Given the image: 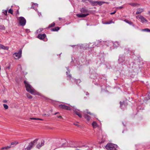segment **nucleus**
<instances>
[{
    "instance_id": "nucleus-1",
    "label": "nucleus",
    "mask_w": 150,
    "mask_h": 150,
    "mask_svg": "<svg viewBox=\"0 0 150 150\" xmlns=\"http://www.w3.org/2000/svg\"><path fill=\"white\" fill-rule=\"evenodd\" d=\"M24 83L25 84L26 88V91L30 93L31 94L35 95L36 94L40 95L32 87V86L29 84L26 81H24Z\"/></svg>"
},
{
    "instance_id": "nucleus-2",
    "label": "nucleus",
    "mask_w": 150,
    "mask_h": 150,
    "mask_svg": "<svg viewBox=\"0 0 150 150\" xmlns=\"http://www.w3.org/2000/svg\"><path fill=\"white\" fill-rule=\"evenodd\" d=\"M117 145L112 143H108L106 146L105 148L108 150H117Z\"/></svg>"
},
{
    "instance_id": "nucleus-3",
    "label": "nucleus",
    "mask_w": 150,
    "mask_h": 150,
    "mask_svg": "<svg viewBox=\"0 0 150 150\" xmlns=\"http://www.w3.org/2000/svg\"><path fill=\"white\" fill-rule=\"evenodd\" d=\"M22 52V49H20L18 53L15 52L13 54V56L15 59H18L20 58L21 56Z\"/></svg>"
},
{
    "instance_id": "nucleus-4",
    "label": "nucleus",
    "mask_w": 150,
    "mask_h": 150,
    "mask_svg": "<svg viewBox=\"0 0 150 150\" xmlns=\"http://www.w3.org/2000/svg\"><path fill=\"white\" fill-rule=\"evenodd\" d=\"M38 139H36L33 141L31 142L29 144L28 146L25 149L26 150H30L31 149L33 146L34 145L35 143L37 142Z\"/></svg>"
},
{
    "instance_id": "nucleus-5",
    "label": "nucleus",
    "mask_w": 150,
    "mask_h": 150,
    "mask_svg": "<svg viewBox=\"0 0 150 150\" xmlns=\"http://www.w3.org/2000/svg\"><path fill=\"white\" fill-rule=\"evenodd\" d=\"M20 25L22 26L25 25L26 24V20L22 17H20L18 19Z\"/></svg>"
},
{
    "instance_id": "nucleus-6",
    "label": "nucleus",
    "mask_w": 150,
    "mask_h": 150,
    "mask_svg": "<svg viewBox=\"0 0 150 150\" xmlns=\"http://www.w3.org/2000/svg\"><path fill=\"white\" fill-rule=\"evenodd\" d=\"M136 18L137 19L140 20L141 22L143 23L148 22L147 20L142 16H136Z\"/></svg>"
},
{
    "instance_id": "nucleus-7",
    "label": "nucleus",
    "mask_w": 150,
    "mask_h": 150,
    "mask_svg": "<svg viewBox=\"0 0 150 150\" xmlns=\"http://www.w3.org/2000/svg\"><path fill=\"white\" fill-rule=\"evenodd\" d=\"M59 107L60 108L62 109L66 110H72V108L70 107L67 106L64 104L59 105Z\"/></svg>"
},
{
    "instance_id": "nucleus-8",
    "label": "nucleus",
    "mask_w": 150,
    "mask_h": 150,
    "mask_svg": "<svg viewBox=\"0 0 150 150\" xmlns=\"http://www.w3.org/2000/svg\"><path fill=\"white\" fill-rule=\"evenodd\" d=\"M81 13L84 14H89L88 10L86 7H83L81 8L80 10Z\"/></svg>"
},
{
    "instance_id": "nucleus-9",
    "label": "nucleus",
    "mask_w": 150,
    "mask_h": 150,
    "mask_svg": "<svg viewBox=\"0 0 150 150\" xmlns=\"http://www.w3.org/2000/svg\"><path fill=\"white\" fill-rule=\"evenodd\" d=\"M46 37V35L45 34H39L38 35V38L40 40H43Z\"/></svg>"
},
{
    "instance_id": "nucleus-10",
    "label": "nucleus",
    "mask_w": 150,
    "mask_h": 150,
    "mask_svg": "<svg viewBox=\"0 0 150 150\" xmlns=\"http://www.w3.org/2000/svg\"><path fill=\"white\" fill-rule=\"evenodd\" d=\"M120 107L122 109H124L127 106V105L124 102V101L123 102H120Z\"/></svg>"
},
{
    "instance_id": "nucleus-11",
    "label": "nucleus",
    "mask_w": 150,
    "mask_h": 150,
    "mask_svg": "<svg viewBox=\"0 0 150 150\" xmlns=\"http://www.w3.org/2000/svg\"><path fill=\"white\" fill-rule=\"evenodd\" d=\"M73 110L75 112V113L80 118L82 117V115L81 113L79 112L76 111V109L74 108V107H73Z\"/></svg>"
},
{
    "instance_id": "nucleus-12",
    "label": "nucleus",
    "mask_w": 150,
    "mask_h": 150,
    "mask_svg": "<svg viewBox=\"0 0 150 150\" xmlns=\"http://www.w3.org/2000/svg\"><path fill=\"white\" fill-rule=\"evenodd\" d=\"M45 141L43 140H42L40 143H39L37 145V147L38 149H40L41 147L44 145Z\"/></svg>"
},
{
    "instance_id": "nucleus-13",
    "label": "nucleus",
    "mask_w": 150,
    "mask_h": 150,
    "mask_svg": "<svg viewBox=\"0 0 150 150\" xmlns=\"http://www.w3.org/2000/svg\"><path fill=\"white\" fill-rule=\"evenodd\" d=\"M89 14H77L76 16L79 18L85 17L88 16Z\"/></svg>"
},
{
    "instance_id": "nucleus-14",
    "label": "nucleus",
    "mask_w": 150,
    "mask_h": 150,
    "mask_svg": "<svg viewBox=\"0 0 150 150\" xmlns=\"http://www.w3.org/2000/svg\"><path fill=\"white\" fill-rule=\"evenodd\" d=\"M144 11V9L142 8H138L137 9L136 14H140Z\"/></svg>"
},
{
    "instance_id": "nucleus-15",
    "label": "nucleus",
    "mask_w": 150,
    "mask_h": 150,
    "mask_svg": "<svg viewBox=\"0 0 150 150\" xmlns=\"http://www.w3.org/2000/svg\"><path fill=\"white\" fill-rule=\"evenodd\" d=\"M89 2L91 3L92 5L93 6L97 5V1H93L91 0H89Z\"/></svg>"
},
{
    "instance_id": "nucleus-16",
    "label": "nucleus",
    "mask_w": 150,
    "mask_h": 150,
    "mask_svg": "<svg viewBox=\"0 0 150 150\" xmlns=\"http://www.w3.org/2000/svg\"><path fill=\"white\" fill-rule=\"evenodd\" d=\"M129 4L130 5L133 6H139L140 4L137 3H130Z\"/></svg>"
},
{
    "instance_id": "nucleus-17",
    "label": "nucleus",
    "mask_w": 150,
    "mask_h": 150,
    "mask_svg": "<svg viewBox=\"0 0 150 150\" xmlns=\"http://www.w3.org/2000/svg\"><path fill=\"white\" fill-rule=\"evenodd\" d=\"M124 21L125 22H126V23L129 24L130 25H132L133 26H134V25H133V23L131 21H128V20H127V19H125L124 20Z\"/></svg>"
},
{
    "instance_id": "nucleus-18",
    "label": "nucleus",
    "mask_w": 150,
    "mask_h": 150,
    "mask_svg": "<svg viewBox=\"0 0 150 150\" xmlns=\"http://www.w3.org/2000/svg\"><path fill=\"white\" fill-rule=\"evenodd\" d=\"M84 116L85 118L88 121L90 120V117L89 116L87 115V114H84Z\"/></svg>"
},
{
    "instance_id": "nucleus-19",
    "label": "nucleus",
    "mask_w": 150,
    "mask_h": 150,
    "mask_svg": "<svg viewBox=\"0 0 150 150\" xmlns=\"http://www.w3.org/2000/svg\"><path fill=\"white\" fill-rule=\"evenodd\" d=\"M97 5H99L100 6L102 5L103 4L105 3V2L100 1H97Z\"/></svg>"
},
{
    "instance_id": "nucleus-20",
    "label": "nucleus",
    "mask_w": 150,
    "mask_h": 150,
    "mask_svg": "<svg viewBox=\"0 0 150 150\" xmlns=\"http://www.w3.org/2000/svg\"><path fill=\"white\" fill-rule=\"evenodd\" d=\"M1 49L8 50L9 49V47L8 46H5L2 45V46Z\"/></svg>"
},
{
    "instance_id": "nucleus-21",
    "label": "nucleus",
    "mask_w": 150,
    "mask_h": 150,
    "mask_svg": "<svg viewBox=\"0 0 150 150\" xmlns=\"http://www.w3.org/2000/svg\"><path fill=\"white\" fill-rule=\"evenodd\" d=\"M59 28L58 27H55L54 28L51 29V30L52 31H55L58 30H59Z\"/></svg>"
},
{
    "instance_id": "nucleus-22",
    "label": "nucleus",
    "mask_w": 150,
    "mask_h": 150,
    "mask_svg": "<svg viewBox=\"0 0 150 150\" xmlns=\"http://www.w3.org/2000/svg\"><path fill=\"white\" fill-rule=\"evenodd\" d=\"M92 125L93 128H96L97 126V124L95 122H93Z\"/></svg>"
},
{
    "instance_id": "nucleus-23",
    "label": "nucleus",
    "mask_w": 150,
    "mask_h": 150,
    "mask_svg": "<svg viewBox=\"0 0 150 150\" xmlns=\"http://www.w3.org/2000/svg\"><path fill=\"white\" fill-rule=\"evenodd\" d=\"M114 46L115 47H118L119 45L118 42H115L114 43H113Z\"/></svg>"
},
{
    "instance_id": "nucleus-24",
    "label": "nucleus",
    "mask_w": 150,
    "mask_h": 150,
    "mask_svg": "<svg viewBox=\"0 0 150 150\" xmlns=\"http://www.w3.org/2000/svg\"><path fill=\"white\" fill-rule=\"evenodd\" d=\"M55 23L53 22L49 25V28L53 27L55 26Z\"/></svg>"
},
{
    "instance_id": "nucleus-25",
    "label": "nucleus",
    "mask_w": 150,
    "mask_h": 150,
    "mask_svg": "<svg viewBox=\"0 0 150 150\" xmlns=\"http://www.w3.org/2000/svg\"><path fill=\"white\" fill-rule=\"evenodd\" d=\"M143 31L147 32H150V29L148 28H146L143 29Z\"/></svg>"
},
{
    "instance_id": "nucleus-26",
    "label": "nucleus",
    "mask_w": 150,
    "mask_h": 150,
    "mask_svg": "<svg viewBox=\"0 0 150 150\" xmlns=\"http://www.w3.org/2000/svg\"><path fill=\"white\" fill-rule=\"evenodd\" d=\"M26 96L28 98L30 99H31L32 98V96L30 94L28 93H27Z\"/></svg>"
},
{
    "instance_id": "nucleus-27",
    "label": "nucleus",
    "mask_w": 150,
    "mask_h": 150,
    "mask_svg": "<svg viewBox=\"0 0 150 150\" xmlns=\"http://www.w3.org/2000/svg\"><path fill=\"white\" fill-rule=\"evenodd\" d=\"M8 10H3V13L5 15H6L7 14Z\"/></svg>"
},
{
    "instance_id": "nucleus-28",
    "label": "nucleus",
    "mask_w": 150,
    "mask_h": 150,
    "mask_svg": "<svg viewBox=\"0 0 150 150\" xmlns=\"http://www.w3.org/2000/svg\"><path fill=\"white\" fill-rule=\"evenodd\" d=\"M18 143V142L17 141H14L12 142L11 144V145H16Z\"/></svg>"
},
{
    "instance_id": "nucleus-29",
    "label": "nucleus",
    "mask_w": 150,
    "mask_h": 150,
    "mask_svg": "<svg viewBox=\"0 0 150 150\" xmlns=\"http://www.w3.org/2000/svg\"><path fill=\"white\" fill-rule=\"evenodd\" d=\"M84 112L85 113H87L88 114H89L90 115H93V114L91 113L90 112L88 111V110H86L85 111H84Z\"/></svg>"
},
{
    "instance_id": "nucleus-30",
    "label": "nucleus",
    "mask_w": 150,
    "mask_h": 150,
    "mask_svg": "<svg viewBox=\"0 0 150 150\" xmlns=\"http://www.w3.org/2000/svg\"><path fill=\"white\" fill-rule=\"evenodd\" d=\"M3 106H4V108L5 109H8V106L7 105H6V104H3Z\"/></svg>"
},
{
    "instance_id": "nucleus-31",
    "label": "nucleus",
    "mask_w": 150,
    "mask_h": 150,
    "mask_svg": "<svg viewBox=\"0 0 150 150\" xmlns=\"http://www.w3.org/2000/svg\"><path fill=\"white\" fill-rule=\"evenodd\" d=\"M42 30H43V29L42 28H40L38 30H37V32L38 33L41 32Z\"/></svg>"
},
{
    "instance_id": "nucleus-32",
    "label": "nucleus",
    "mask_w": 150,
    "mask_h": 150,
    "mask_svg": "<svg viewBox=\"0 0 150 150\" xmlns=\"http://www.w3.org/2000/svg\"><path fill=\"white\" fill-rule=\"evenodd\" d=\"M124 61V60L122 58H121V57L119 58V62H120V63H121V62H123Z\"/></svg>"
},
{
    "instance_id": "nucleus-33",
    "label": "nucleus",
    "mask_w": 150,
    "mask_h": 150,
    "mask_svg": "<svg viewBox=\"0 0 150 150\" xmlns=\"http://www.w3.org/2000/svg\"><path fill=\"white\" fill-rule=\"evenodd\" d=\"M113 23V22H112V21H110L109 22H106V23H104V24H110V23Z\"/></svg>"
},
{
    "instance_id": "nucleus-34",
    "label": "nucleus",
    "mask_w": 150,
    "mask_h": 150,
    "mask_svg": "<svg viewBox=\"0 0 150 150\" xmlns=\"http://www.w3.org/2000/svg\"><path fill=\"white\" fill-rule=\"evenodd\" d=\"M8 13H10L11 14H13V11L11 9L9 10L8 11Z\"/></svg>"
},
{
    "instance_id": "nucleus-35",
    "label": "nucleus",
    "mask_w": 150,
    "mask_h": 150,
    "mask_svg": "<svg viewBox=\"0 0 150 150\" xmlns=\"http://www.w3.org/2000/svg\"><path fill=\"white\" fill-rule=\"evenodd\" d=\"M0 29L2 30H4V27L3 25H0Z\"/></svg>"
},
{
    "instance_id": "nucleus-36",
    "label": "nucleus",
    "mask_w": 150,
    "mask_h": 150,
    "mask_svg": "<svg viewBox=\"0 0 150 150\" xmlns=\"http://www.w3.org/2000/svg\"><path fill=\"white\" fill-rule=\"evenodd\" d=\"M66 143H63L61 145V146L60 147H65L66 146Z\"/></svg>"
},
{
    "instance_id": "nucleus-37",
    "label": "nucleus",
    "mask_w": 150,
    "mask_h": 150,
    "mask_svg": "<svg viewBox=\"0 0 150 150\" xmlns=\"http://www.w3.org/2000/svg\"><path fill=\"white\" fill-rule=\"evenodd\" d=\"M30 119L31 120H38V118H35V117H31V118H30Z\"/></svg>"
},
{
    "instance_id": "nucleus-38",
    "label": "nucleus",
    "mask_w": 150,
    "mask_h": 150,
    "mask_svg": "<svg viewBox=\"0 0 150 150\" xmlns=\"http://www.w3.org/2000/svg\"><path fill=\"white\" fill-rule=\"evenodd\" d=\"M34 6H34V4H33L32 5V7H31V8L34 9L35 10H37V9L36 8H34Z\"/></svg>"
},
{
    "instance_id": "nucleus-39",
    "label": "nucleus",
    "mask_w": 150,
    "mask_h": 150,
    "mask_svg": "<svg viewBox=\"0 0 150 150\" xmlns=\"http://www.w3.org/2000/svg\"><path fill=\"white\" fill-rule=\"evenodd\" d=\"M11 147V146H6V147H3L2 148L3 149H7L8 148H10Z\"/></svg>"
},
{
    "instance_id": "nucleus-40",
    "label": "nucleus",
    "mask_w": 150,
    "mask_h": 150,
    "mask_svg": "<svg viewBox=\"0 0 150 150\" xmlns=\"http://www.w3.org/2000/svg\"><path fill=\"white\" fill-rule=\"evenodd\" d=\"M42 115L43 116H49V115H48V114H43Z\"/></svg>"
},
{
    "instance_id": "nucleus-41",
    "label": "nucleus",
    "mask_w": 150,
    "mask_h": 150,
    "mask_svg": "<svg viewBox=\"0 0 150 150\" xmlns=\"http://www.w3.org/2000/svg\"><path fill=\"white\" fill-rule=\"evenodd\" d=\"M57 117L60 119H62V117L61 116H57Z\"/></svg>"
},
{
    "instance_id": "nucleus-42",
    "label": "nucleus",
    "mask_w": 150,
    "mask_h": 150,
    "mask_svg": "<svg viewBox=\"0 0 150 150\" xmlns=\"http://www.w3.org/2000/svg\"><path fill=\"white\" fill-rule=\"evenodd\" d=\"M116 11H115L113 12H111L110 13V14L111 15H112V14H115V13H116Z\"/></svg>"
},
{
    "instance_id": "nucleus-43",
    "label": "nucleus",
    "mask_w": 150,
    "mask_h": 150,
    "mask_svg": "<svg viewBox=\"0 0 150 150\" xmlns=\"http://www.w3.org/2000/svg\"><path fill=\"white\" fill-rule=\"evenodd\" d=\"M34 5L35 6L38 7V4H34Z\"/></svg>"
},
{
    "instance_id": "nucleus-44",
    "label": "nucleus",
    "mask_w": 150,
    "mask_h": 150,
    "mask_svg": "<svg viewBox=\"0 0 150 150\" xmlns=\"http://www.w3.org/2000/svg\"><path fill=\"white\" fill-rule=\"evenodd\" d=\"M123 8V6H119V7H117V8L119 9H121Z\"/></svg>"
},
{
    "instance_id": "nucleus-45",
    "label": "nucleus",
    "mask_w": 150,
    "mask_h": 150,
    "mask_svg": "<svg viewBox=\"0 0 150 150\" xmlns=\"http://www.w3.org/2000/svg\"><path fill=\"white\" fill-rule=\"evenodd\" d=\"M74 125H75L76 126H78V127H79L80 126L78 125L77 124V123H74Z\"/></svg>"
},
{
    "instance_id": "nucleus-46",
    "label": "nucleus",
    "mask_w": 150,
    "mask_h": 150,
    "mask_svg": "<svg viewBox=\"0 0 150 150\" xmlns=\"http://www.w3.org/2000/svg\"><path fill=\"white\" fill-rule=\"evenodd\" d=\"M38 15L39 16H41V13L38 12Z\"/></svg>"
},
{
    "instance_id": "nucleus-47",
    "label": "nucleus",
    "mask_w": 150,
    "mask_h": 150,
    "mask_svg": "<svg viewBox=\"0 0 150 150\" xmlns=\"http://www.w3.org/2000/svg\"><path fill=\"white\" fill-rule=\"evenodd\" d=\"M18 68H19L21 69V65H18Z\"/></svg>"
},
{
    "instance_id": "nucleus-48",
    "label": "nucleus",
    "mask_w": 150,
    "mask_h": 150,
    "mask_svg": "<svg viewBox=\"0 0 150 150\" xmlns=\"http://www.w3.org/2000/svg\"><path fill=\"white\" fill-rule=\"evenodd\" d=\"M148 99H150V96L149 95H148Z\"/></svg>"
},
{
    "instance_id": "nucleus-49",
    "label": "nucleus",
    "mask_w": 150,
    "mask_h": 150,
    "mask_svg": "<svg viewBox=\"0 0 150 150\" xmlns=\"http://www.w3.org/2000/svg\"><path fill=\"white\" fill-rule=\"evenodd\" d=\"M38 120H43V119L41 118H38Z\"/></svg>"
},
{
    "instance_id": "nucleus-50",
    "label": "nucleus",
    "mask_w": 150,
    "mask_h": 150,
    "mask_svg": "<svg viewBox=\"0 0 150 150\" xmlns=\"http://www.w3.org/2000/svg\"><path fill=\"white\" fill-rule=\"evenodd\" d=\"M69 71H67L66 72V74H67V76H68V74H69Z\"/></svg>"
},
{
    "instance_id": "nucleus-51",
    "label": "nucleus",
    "mask_w": 150,
    "mask_h": 150,
    "mask_svg": "<svg viewBox=\"0 0 150 150\" xmlns=\"http://www.w3.org/2000/svg\"><path fill=\"white\" fill-rule=\"evenodd\" d=\"M26 32H29V30H28V29H26Z\"/></svg>"
},
{
    "instance_id": "nucleus-52",
    "label": "nucleus",
    "mask_w": 150,
    "mask_h": 150,
    "mask_svg": "<svg viewBox=\"0 0 150 150\" xmlns=\"http://www.w3.org/2000/svg\"><path fill=\"white\" fill-rule=\"evenodd\" d=\"M2 45L0 44V49H1Z\"/></svg>"
},
{
    "instance_id": "nucleus-53",
    "label": "nucleus",
    "mask_w": 150,
    "mask_h": 150,
    "mask_svg": "<svg viewBox=\"0 0 150 150\" xmlns=\"http://www.w3.org/2000/svg\"><path fill=\"white\" fill-rule=\"evenodd\" d=\"M59 114V112H57L55 113L54 114V115H57V114Z\"/></svg>"
},
{
    "instance_id": "nucleus-54",
    "label": "nucleus",
    "mask_w": 150,
    "mask_h": 150,
    "mask_svg": "<svg viewBox=\"0 0 150 150\" xmlns=\"http://www.w3.org/2000/svg\"><path fill=\"white\" fill-rule=\"evenodd\" d=\"M6 68L8 69H9L10 68V66H8L6 67Z\"/></svg>"
},
{
    "instance_id": "nucleus-55",
    "label": "nucleus",
    "mask_w": 150,
    "mask_h": 150,
    "mask_svg": "<svg viewBox=\"0 0 150 150\" xmlns=\"http://www.w3.org/2000/svg\"><path fill=\"white\" fill-rule=\"evenodd\" d=\"M68 76L69 77L71 78V75H69Z\"/></svg>"
},
{
    "instance_id": "nucleus-56",
    "label": "nucleus",
    "mask_w": 150,
    "mask_h": 150,
    "mask_svg": "<svg viewBox=\"0 0 150 150\" xmlns=\"http://www.w3.org/2000/svg\"><path fill=\"white\" fill-rule=\"evenodd\" d=\"M3 102H4V103H6L7 102V101L6 100H4Z\"/></svg>"
},
{
    "instance_id": "nucleus-57",
    "label": "nucleus",
    "mask_w": 150,
    "mask_h": 150,
    "mask_svg": "<svg viewBox=\"0 0 150 150\" xmlns=\"http://www.w3.org/2000/svg\"><path fill=\"white\" fill-rule=\"evenodd\" d=\"M76 46V45H72L71 46L72 47H74V46Z\"/></svg>"
},
{
    "instance_id": "nucleus-58",
    "label": "nucleus",
    "mask_w": 150,
    "mask_h": 150,
    "mask_svg": "<svg viewBox=\"0 0 150 150\" xmlns=\"http://www.w3.org/2000/svg\"><path fill=\"white\" fill-rule=\"evenodd\" d=\"M88 94H89L88 93V92H86V95H88Z\"/></svg>"
},
{
    "instance_id": "nucleus-59",
    "label": "nucleus",
    "mask_w": 150,
    "mask_h": 150,
    "mask_svg": "<svg viewBox=\"0 0 150 150\" xmlns=\"http://www.w3.org/2000/svg\"><path fill=\"white\" fill-rule=\"evenodd\" d=\"M148 13H149V14H150V11H149V12H148Z\"/></svg>"
},
{
    "instance_id": "nucleus-60",
    "label": "nucleus",
    "mask_w": 150,
    "mask_h": 150,
    "mask_svg": "<svg viewBox=\"0 0 150 150\" xmlns=\"http://www.w3.org/2000/svg\"><path fill=\"white\" fill-rule=\"evenodd\" d=\"M82 1L83 2H84V1H85L84 0H82Z\"/></svg>"
},
{
    "instance_id": "nucleus-61",
    "label": "nucleus",
    "mask_w": 150,
    "mask_h": 150,
    "mask_svg": "<svg viewBox=\"0 0 150 150\" xmlns=\"http://www.w3.org/2000/svg\"><path fill=\"white\" fill-rule=\"evenodd\" d=\"M105 3H106V4H109V3L108 2H105Z\"/></svg>"
},
{
    "instance_id": "nucleus-62",
    "label": "nucleus",
    "mask_w": 150,
    "mask_h": 150,
    "mask_svg": "<svg viewBox=\"0 0 150 150\" xmlns=\"http://www.w3.org/2000/svg\"><path fill=\"white\" fill-rule=\"evenodd\" d=\"M59 18V20H60L61 19V18Z\"/></svg>"
},
{
    "instance_id": "nucleus-63",
    "label": "nucleus",
    "mask_w": 150,
    "mask_h": 150,
    "mask_svg": "<svg viewBox=\"0 0 150 150\" xmlns=\"http://www.w3.org/2000/svg\"><path fill=\"white\" fill-rule=\"evenodd\" d=\"M68 69H69V67H68V68H67V69L68 70Z\"/></svg>"
},
{
    "instance_id": "nucleus-64",
    "label": "nucleus",
    "mask_w": 150,
    "mask_h": 150,
    "mask_svg": "<svg viewBox=\"0 0 150 150\" xmlns=\"http://www.w3.org/2000/svg\"><path fill=\"white\" fill-rule=\"evenodd\" d=\"M82 147V146H79V147Z\"/></svg>"
}]
</instances>
